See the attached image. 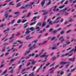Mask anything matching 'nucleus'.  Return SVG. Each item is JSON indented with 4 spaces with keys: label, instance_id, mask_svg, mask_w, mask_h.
Listing matches in <instances>:
<instances>
[{
    "label": "nucleus",
    "instance_id": "1",
    "mask_svg": "<svg viewBox=\"0 0 76 76\" xmlns=\"http://www.w3.org/2000/svg\"><path fill=\"white\" fill-rule=\"evenodd\" d=\"M70 63V62H66L65 61H62L59 63V64H61V65H62V64H68L66 65L65 66V68L66 69H67L68 68V66H69V64Z\"/></svg>",
    "mask_w": 76,
    "mask_h": 76
},
{
    "label": "nucleus",
    "instance_id": "2",
    "mask_svg": "<svg viewBox=\"0 0 76 76\" xmlns=\"http://www.w3.org/2000/svg\"><path fill=\"white\" fill-rule=\"evenodd\" d=\"M49 56V55H46L45 54H43L42 55H41L40 56V58H42V57H45V59H47L48 57Z\"/></svg>",
    "mask_w": 76,
    "mask_h": 76
},
{
    "label": "nucleus",
    "instance_id": "3",
    "mask_svg": "<svg viewBox=\"0 0 76 76\" xmlns=\"http://www.w3.org/2000/svg\"><path fill=\"white\" fill-rule=\"evenodd\" d=\"M61 28H59L58 30H54L52 32L53 33V35L56 34L57 32V31H60V30H61Z\"/></svg>",
    "mask_w": 76,
    "mask_h": 76
},
{
    "label": "nucleus",
    "instance_id": "4",
    "mask_svg": "<svg viewBox=\"0 0 76 76\" xmlns=\"http://www.w3.org/2000/svg\"><path fill=\"white\" fill-rule=\"evenodd\" d=\"M50 48L52 50H57V46H55L51 47Z\"/></svg>",
    "mask_w": 76,
    "mask_h": 76
},
{
    "label": "nucleus",
    "instance_id": "5",
    "mask_svg": "<svg viewBox=\"0 0 76 76\" xmlns=\"http://www.w3.org/2000/svg\"><path fill=\"white\" fill-rule=\"evenodd\" d=\"M29 53H30V50H26L24 53V56H26L27 54H29Z\"/></svg>",
    "mask_w": 76,
    "mask_h": 76
},
{
    "label": "nucleus",
    "instance_id": "6",
    "mask_svg": "<svg viewBox=\"0 0 76 76\" xmlns=\"http://www.w3.org/2000/svg\"><path fill=\"white\" fill-rule=\"evenodd\" d=\"M28 23H29L27 22L24 25V29L26 28L28 26Z\"/></svg>",
    "mask_w": 76,
    "mask_h": 76
},
{
    "label": "nucleus",
    "instance_id": "7",
    "mask_svg": "<svg viewBox=\"0 0 76 76\" xmlns=\"http://www.w3.org/2000/svg\"><path fill=\"white\" fill-rule=\"evenodd\" d=\"M45 3V0H43L41 2V4L42 5V7H43L44 6V5Z\"/></svg>",
    "mask_w": 76,
    "mask_h": 76
},
{
    "label": "nucleus",
    "instance_id": "8",
    "mask_svg": "<svg viewBox=\"0 0 76 76\" xmlns=\"http://www.w3.org/2000/svg\"><path fill=\"white\" fill-rule=\"evenodd\" d=\"M46 25V22L45 21H44L42 23V28H43L44 26H45Z\"/></svg>",
    "mask_w": 76,
    "mask_h": 76
},
{
    "label": "nucleus",
    "instance_id": "9",
    "mask_svg": "<svg viewBox=\"0 0 76 76\" xmlns=\"http://www.w3.org/2000/svg\"><path fill=\"white\" fill-rule=\"evenodd\" d=\"M69 22H71L72 21H74V19L72 18V17H69Z\"/></svg>",
    "mask_w": 76,
    "mask_h": 76
},
{
    "label": "nucleus",
    "instance_id": "10",
    "mask_svg": "<svg viewBox=\"0 0 76 76\" xmlns=\"http://www.w3.org/2000/svg\"><path fill=\"white\" fill-rule=\"evenodd\" d=\"M74 50H75L74 51V53H75L76 51V46H75V49H73L72 50H70L69 51L70 53H72V51H73Z\"/></svg>",
    "mask_w": 76,
    "mask_h": 76
},
{
    "label": "nucleus",
    "instance_id": "11",
    "mask_svg": "<svg viewBox=\"0 0 76 76\" xmlns=\"http://www.w3.org/2000/svg\"><path fill=\"white\" fill-rule=\"evenodd\" d=\"M29 36H30V35H29L28 36H27L26 37V40H28V39H31V38H32V37H29Z\"/></svg>",
    "mask_w": 76,
    "mask_h": 76
},
{
    "label": "nucleus",
    "instance_id": "12",
    "mask_svg": "<svg viewBox=\"0 0 76 76\" xmlns=\"http://www.w3.org/2000/svg\"><path fill=\"white\" fill-rule=\"evenodd\" d=\"M75 58H69V61H72V62H74L75 61Z\"/></svg>",
    "mask_w": 76,
    "mask_h": 76
},
{
    "label": "nucleus",
    "instance_id": "13",
    "mask_svg": "<svg viewBox=\"0 0 76 76\" xmlns=\"http://www.w3.org/2000/svg\"><path fill=\"white\" fill-rule=\"evenodd\" d=\"M69 9V7L67 8H65V9H64L63 10H61V12H64L67 9Z\"/></svg>",
    "mask_w": 76,
    "mask_h": 76
},
{
    "label": "nucleus",
    "instance_id": "14",
    "mask_svg": "<svg viewBox=\"0 0 76 76\" xmlns=\"http://www.w3.org/2000/svg\"><path fill=\"white\" fill-rule=\"evenodd\" d=\"M21 3V2L18 3L16 6L17 7H19V6H22V4H20Z\"/></svg>",
    "mask_w": 76,
    "mask_h": 76
},
{
    "label": "nucleus",
    "instance_id": "15",
    "mask_svg": "<svg viewBox=\"0 0 76 76\" xmlns=\"http://www.w3.org/2000/svg\"><path fill=\"white\" fill-rule=\"evenodd\" d=\"M32 47L34 49L37 48V46H36V45L34 44L32 45Z\"/></svg>",
    "mask_w": 76,
    "mask_h": 76
},
{
    "label": "nucleus",
    "instance_id": "16",
    "mask_svg": "<svg viewBox=\"0 0 76 76\" xmlns=\"http://www.w3.org/2000/svg\"><path fill=\"white\" fill-rule=\"evenodd\" d=\"M31 15V13L29 12L28 14L26 16V18H29L30 16V15Z\"/></svg>",
    "mask_w": 76,
    "mask_h": 76
},
{
    "label": "nucleus",
    "instance_id": "17",
    "mask_svg": "<svg viewBox=\"0 0 76 76\" xmlns=\"http://www.w3.org/2000/svg\"><path fill=\"white\" fill-rule=\"evenodd\" d=\"M5 18H7L8 17V16H9V13H7L4 15Z\"/></svg>",
    "mask_w": 76,
    "mask_h": 76
},
{
    "label": "nucleus",
    "instance_id": "18",
    "mask_svg": "<svg viewBox=\"0 0 76 76\" xmlns=\"http://www.w3.org/2000/svg\"><path fill=\"white\" fill-rule=\"evenodd\" d=\"M36 22H37V21H35L34 22H33V23H31L30 24V26H31L32 25H34V24H35V23H36Z\"/></svg>",
    "mask_w": 76,
    "mask_h": 76
},
{
    "label": "nucleus",
    "instance_id": "19",
    "mask_svg": "<svg viewBox=\"0 0 76 76\" xmlns=\"http://www.w3.org/2000/svg\"><path fill=\"white\" fill-rule=\"evenodd\" d=\"M41 26V22L38 23L36 25L37 26Z\"/></svg>",
    "mask_w": 76,
    "mask_h": 76
},
{
    "label": "nucleus",
    "instance_id": "20",
    "mask_svg": "<svg viewBox=\"0 0 76 76\" xmlns=\"http://www.w3.org/2000/svg\"><path fill=\"white\" fill-rule=\"evenodd\" d=\"M39 28V27H37L36 28V29H37V31H40V28Z\"/></svg>",
    "mask_w": 76,
    "mask_h": 76
},
{
    "label": "nucleus",
    "instance_id": "21",
    "mask_svg": "<svg viewBox=\"0 0 76 76\" xmlns=\"http://www.w3.org/2000/svg\"><path fill=\"white\" fill-rule=\"evenodd\" d=\"M37 41H38V40H34V41H33L32 43V44H33V43L34 42V44H36L37 42Z\"/></svg>",
    "mask_w": 76,
    "mask_h": 76
},
{
    "label": "nucleus",
    "instance_id": "22",
    "mask_svg": "<svg viewBox=\"0 0 76 76\" xmlns=\"http://www.w3.org/2000/svg\"><path fill=\"white\" fill-rule=\"evenodd\" d=\"M29 29L30 30H31L32 31H34V27H31L29 28Z\"/></svg>",
    "mask_w": 76,
    "mask_h": 76
},
{
    "label": "nucleus",
    "instance_id": "23",
    "mask_svg": "<svg viewBox=\"0 0 76 76\" xmlns=\"http://www.w3.org/2000/svg\"><path fill=\"white\" fill-rule=\"evenodd\" d=\"M56 38L55 37H51V41H53Z\"/></svg>",
    "mask_w": 76,
    "mask_h": 76
},
{
    "label": "nucleus",
    "instance_id": "24",
    "mask_svg": "<svg viewBox=\"0 0 76 76\" xmlns=\"http://www.w3.org/2000/svg\"><path fill=\"white\" fill-rule=\"evenodd\" d=\"M34 2H31L30 4H29V6H32V5L34 4Z\"/></svg>",
    "mask_w": 76,
    "mask_h": 76
},
{
    "label": "nucleus",
    "instance_id": "25",
    "mask_svg": "<svg viewBox=\"0 0 76 76\" xmlns=\"http://www.w3.org/2000/svg\"><path fill=\"white\" fill-rule=\"evenodd\" d=\"M70 43V42H69V40H67L66 42V44H67V45H68V44H69Z\"/></svg>",
    "mask_w": 76,
    "mask_h": 76
},
{
    "label": "nucleus",
    "instance_id": "26",
    "mask_svg": "<svg viewBox=\"0 0 76 76\" xmlns=\"http://www.w3.org/2000/svg\"><path fill=\"white\" fill-rule=\"evenodd\" d=\"M5 50H6V47H4V48H3L2 51H5Z\"/></svg>",
    "mask_w": 76,
    "mask_h": 76
},
{
    "label": "nucleus",
    "instance_id": "27",
    "mask_svg": "<svg viewBox=\"0 0 76 76\" xmlns=\"http://www.w3.org/2000/svg\"><path fill=\"white\" fill-rule=\"evenodd\" d=\"M12 3H13V1H11V2H10L9 4V5H10V4H11V5H12V6H13V5H14V4H12Z\"/></svg>",
    "mask_w": 76,
    "mask_h": 76
},
{
    "label": "nucleus",
    "instance_id": "28",
    "mask_svg": "<svg viewBox=\"0 0 76 76\" xmlns=\"http://www.w3.org/2000/svg\"><path fill=\"white\" fill-rule=\"evenodd\" d=\"M6 72H7V70H6L4 72L1 74V75H4V74H6Z\"/></svg>",
    "mask_w": 76,
    "mask_h": 76
},
{
    "label": "nucleus",
    "instance_id": "29",
    "mask_svg": "<svg viewBox=\"0 0 76 76\" xmlns=\"http://www.w3.org/2000/svg\"><path fill=\"white\" fill-rule=\"evenodd\" d=\"M64 6H65V5H63L62 6H61L59 7V9H62V8H63V7H64Z\"/></svg>",
    "mask_w": 76,
    "mask_h": 76
},
{
    "label": "nucleus",
    "instance_id": "30",
    "mask_svg": "<svg viewBox=\"0 0 76 76\" xmlns=\"http://www.w3.org/2000/svg\"><path fill=\"white\" fill-rule=\"evenodd\" d=\"M16 59H12L11 60L10 63H12V62L14 61V60H15Z\"/></svg>",
    "mask_w": 76,
    "mask_h": 76
},
{
    "label": "nucleus",
    "instance_id": "31",
    "mask_svg": "<svg viewBox=\"0 0 76 76\" xmlns=\"http://www.w3.org/2000/svg\"><path fill=\"white\" fill-rule=\"evenodd\" d=\"M21 22V20H20V19H19L17 21V23H20Z\"/></svg>",
    "mask_w": 76,
    "mask_h": 76
},
{
    "label": "nucleus",
    "instance_id": "32",
    "mask_svg": "<svg viewBox=\"0 0 76 76\" xmlns=\"http://www.w3.org/2000/svg\"><path fill=\"white\" fill-rule=\"evenodd\" d=\"M28 76H34V72H31V74H30Z\"/></svg>",
    "mask_w": 76,
    "mask_h": 76
},
{
    "label": "nucleus",
    "instance_id": "33",
    "mask_svg": "<svg viewBox=\"0 0 76 76\" xmlns=\"http://www.w3.org/2000/svg\"><path fill=\"white\" fill-rule=\"evenodd\" d=\"M58 66H59V64H58L57 65H56L55 67V68L54 69H53L54 70H56V69H57V67H58Z\"/></svg>",
    "mask_w": 76,
    "mask_h": 76
},
{
    "label": "nucleus",
    "instance_id": "34",
    "mask_svg": "<svg viewBox=\"0 0 76 76\" xmlns=\"http://www.w3.org/2000/svg\"><path fill=\"white\" fill-rule=\"evenodd\" d=\"M36 61H32V65H33V64H35L36 63Z\"/></svg>",
    "mask_w": 76,
    "mask_h": 76
},
{
    "label": "nucleus",
    "instance_id": "35",
    "mask_svg": "<svg viewBox=\"0 0 76 76\" xmlns=\"http://www.w3.org/2000/svg\"><path fill=\"white\" fill-rule=\"evenodd\" d=\"M58 22H59V20H58L57 21H54L53 22V24H54V23H58Z\"/></svg>",
    "mask_w": 76,
    "mask_h": 76
},
{
    "label": "nucleus",
    "instance_id": "36",
    "mask_svg": "<svg viewBox=\"0 0 76 76\" xmlns=\"http://www.w3.org/2000/svg\"><path fill=\"white\" fill-rule=\"evenodd\" d=\"M49 25H53V23H52V21H51L49 22Z\"/></svg>",
    "mask_w": 76,
    "mask_h": 76
},
{
    "label": "nucleus",
    "instance_id": "37",
    "mask_svg": "<svg viewBox=\"0 0 76 76\" xmlns=\"http://www.w3.org/2000/svg\"><path fill=\"white\" fill-rule=\"evenodd\" d=\"M26 21H27V20H24L22 21L21 22L22 23H24V22H26Z\"/></svg>",
    "mask_w": 76,
    "mask_h": 76
},
{
    "label": "nucleus",
    "instance_id": "38",
    "mask_svg": "<svg viewBox=\"0 0 76 76\" xmlns=\"http://www.w3.org/2000/svg\"><path fill=\"white\" fill-rule=\"evenodd\" d=\"M17 42H19L20 44H22L23 43V42H22V41H20V40H18Z\"/></svg>",
    "mask_w": 76,
    "mask_h": 76
},
{
    "label": "nucleus",
    "instance_id": "39",
    "mask_svg": "<svg viewBox=\"0 0 76 76\" xmlns=\"http://www.w3.org/2000/svg\"><path fill=\"white\" fill-rule=\"evenodd\" d=\"M64 33V31H62L60 33V34H63Z\"/></svg>",
    "mask_w": 76,
    "mask_h": 76
},
{
    "label": "nucleus",
    "instance_id": "40",
    "mask_svg": "<svg viewBox=\"0 0 76 76\" xmlns=\"http://www.w3.org/2000/svg\"><path fill=\"white\" fill-rule=\"evenodd\" d=\"M63 36H61L59 38V40H61V39H63Z\"/></svg>",
    "mask_w": 76,
    "mask_h": 76
},
{
    "label": "nucleus",
    "instance_id": "41",
    "mask_svg": "<svg viewBox=\"0 0 76 76\" xmlns=\"http://www.w3.org/2000/svg\"><path fill=\"white\" fill-rule=\"evenodd\" d=\"M15 20L13 19L12 21V22H11V24H13L14 22H15Z\"/></svg>",
    "mask_w": 76,
    "mask_h": 76
},
{
    "label": "nucleus",
    "instance_id": "42",
    "mask_svg": "<svg viewBox=\"0 0 76 76\" xmlns=\"http://www.w3.org/2000/svg\"><path fill=\"white\" fill-rule=\"evenodd\" d=\"M4 64H2L1 66H0V68H2L4 66Z\"/></svg>",
    "mask_w": 76,
    "mask_h": 76
},
{
    "label": "nucleus",
    "instance_id": "43",
    "mask_svg": "<svg viewBox=\"0 0 76 76\" xmlns=\"http://www.w3.org/2000/svg\"><path fill=\"white\" fill-rule=\"evenodd\" d=\"M51 1L49 2L47 4V6H48V5H50V4H51Z\"/></svg>",
    "mask_w": 76,
    "mask_h": 76
},
{
    "label": "nucleus",
    "instance_id": "44",
    "mask_svg": "<svg viewBox=\"0 0 76 76\" xmlns=\"http://www.w3.org/2000/svg\"><path fill=\"white\" fill-rule=\"evenodd\" d=\"M25 9V7H22L20 8V9Z\"/></svg>",
    "mask_w": 76,
    "mask_h": 76
},
{
    "label": "nucleus",
    "instance_id": "45",
    "mask_svg": "<svg viewBox=\"0 0 76 76\" xmlns=\"http://www.w3.org/2000/svg\"><path fill=\"white\" fill-rule=\"evenodd\" d=\"M70 31H71V30H69L66 32V34H68V33H69Z\"/></svg>",
    "mask_w": 76,
    "mask_h": 76
},
{
    "label": "nucleus",
    "instance_id": "46",
    "mask_svg": "<svg viewBox=\"0 0 76 76\" xmlns=\"http://www.w3.org/2000/svg\"><path fill=\"white\" fill-rule=\"evenodd\" d=\"M63 74H64V71H61L60 72L61 75H63Z\"/></svg>",
    "mask_w": 76,
    "mask_h": 76
},
{
    "label": "nucleus",
    "instance_id": "47",
    "mask_svg": "<svg viewBox=\"0 0 76 76\" xmlns=\"http://www.w3.org/2000/svg\"><path fill=\"white\" fill-rule=\"evenodd\" d=\"M53 28H51L49 30V32H51V31H53Z\"/></svg>",
    "mask_w": 76,
    "mask_h": 76
},
{
    "label": "nucleus",
    "instance_id": "48",
    "mask_svg": "<svg viewBox=\"0 0 76 76\" xmlns=\"http://www.w3.org/2000/svg\"><path fill=\"white\" fill-rule=\"evenodd\" d=\"M22 45H23V44H21V45H20L19 47L18 48L19 49H20V48H22Z\"/></svg>",
    "mask_w": 76,
    "mask_h": 76
},
{
    "label": "nucleus",
    "instance_id": "49",
    "mask_svg": "<svg viewBox=\"0 0 76 76\" xmlns=\"http://www.w3.org/2000/svg\"><path fill=\"white\" fill-rule=\"evenodd\" d=\"M65 39H63L61 41V43H62L64 41Z\"/></svg>",
    "mask_w": 76,
    "mask_h": 76
},
{
    "label": "nucleus",
    "instance_id": "50",
    "mask_svg": "<svg viewBox=\"0 0 76 76\" xmlns=\"http://www.w3.org/2000/svg\"><path fill=\"white\" fill-rule=\"evenodd\" d=\"M30 33V31H26L25 34H29V33Z\"/></svg>",
    "mask_w": 76,
    "mask_h": 76
},
{
    "label": "nucleus",
    "instance_id": "51",
    "mask_svg": "<svg viewBox=\"0 0 76 76\" xmlns=\"http://www.w3.org/2000/svg\"><path fill=\"white\" fill-rule=\"evenodd\" d=\"M33 49H34V48H33V47H30L29 49V50H33Z\"/></svg>",
    "mask_w": 76,
    "mask_h": 76
},
{
    "label": "nucleus",
    "instance_id": "52",
    "mask_svg": "<svg viewBox=\"0 0 76 76\" xmlns=\"http://www.w3.org/2000/svg\"><path fill=\"white\" fill-rule=\"evenodd\" d=\"M31 64V63L29 62L26 65V66H28L29 65Z\"/></svg>",
    "mask_w": 76,
    "mask_h": 76
},
{
    "label": "nucleus",
    "instance_id": "53",
    "mask_svg": "<svg viewBox=\"0 0 76 76\" xmlns=\"http://www.w3.org/2000/svg\"><path fill=\"white\" fill-rule=\"evenodd\" d=\"M47 63V64H46V66H48V65L50 64V63H49V62H48Z\"/></svg>",
    "mask_w": 76,
    "mask_h": 76
},
{
    "label": "nucleus",
    "instance_id": "54",
    "mask_svg": "<svg viewBox=\"0 0 76 76\" xmlns=\"http://www.w3.org/2000/svg\"><path fill=\"white\" fill-rule=\"evenodd\" d=\"M68 3V1H66L64 3V4H67Z\"/></svg>",
    "mask_w": 76,
    "mask_h": 76
},
{
    "label": "nucleus",
    "instance_id": "55",
    "mask_svg": "<svg viewBox=\"0 0 76 76\" xmlns=\"http://www.w3.org/2000/svg\"><path fill=\"white\" fill-rule=\"evenodd\" d=\"M25 58H26V59H28L29 58V56H26V57H25Z\"/></svg>",
    "mask_w": 76,
    "mask_h": 76
},
{
    "label": "nucleus",
    "instance_id": "56",
    "mask_svg": "<svg viewBox=\"0 0 76 76\" xmlns=\"http://www.w3.org/2000/svg\"><path fill=\"white\" fill-rule=\"evenodd\" d=\"M72 47L71 48H68V49H66V51H68L69 50H71V49H72Z\"/></svg>",
    "mask_w": 76,
    "mask_h": 76
},
{
    "label": "nucleus",
    "instance_id": "57",
    "mask_svg": "<svg viewBox=\"0 0 76 76\" xmlns=\"http://www.w3.org/2000/svg\"><path fill=\"white\" fill-rule=\"evenodd\" d=\"M64 67V65L62 66H59V69H61V68H63Z\"/></svg>",
    "mask_w": 76,
    "mask_h": 76
},
{
    "label": "nucleus",
    "instance_id": "58",
    "mask_svg": "<svg viewBox=\"0 0 76 76\" xmlns=\"http://www.w3.org/2000/svg\"><path fill=\"white\" fill-rule=\"evenodd\" d=\"M75 69H76V68H75L73 69H72L71 71V72H73V71H74V70H75Z\"/></svg>",
    "mask_w": 76,
    "mask_h": 76
},
{
    "label": "nucleus",
    "instance_id": "59",
    "mask_svg": "<svg viewBox=\"0 0 76 76\" xmlns=\"http://www.w3.org/2000/svg\"><path fill=\"white\" fill-rule=\"evenodd\" d=\"M47 10H43L42 11V12H45Z\"/></svg>",
    "mask_w": 76,
    "mask_h": 76
},
{
    "label": "nucleus",
    "instance_id": "60",
    "mask_svg": "<svg viewBox=\"0 0 76 76\" xmlns=\"http://www.w3.org/2000/svg\"><path fill=\"white\" fill-rule=\"evenodd\" d=\"M6 30H7V31H10V28H7Z\"/></svg>",
    "mask_w": 76,
    "mask_h": 76
},
{
    "label": "nucleus",
    "instance_id": "61",
    "mask_svg": "<svg viewBox=\"0 0 76 76\" xmlns=\"http://www.w3.org/2000/svg\"><path fill=\"white\" fill-rule=\"evenodd\" d=\"M47 18V16H45L44 18V20H45Z\"/></svg>",
    "mask_w": 76,
    "mask_h": 76
},
{
    "label": "nucleus",
    "instance_id": "62",
    "mask_svg": "<svg viewBox=\"0 0 76 76\" xmlns=\"http://www.w3.org/2000/svg\"><path fill=\"white\" fill-rule=\"evenodd\" d=\"M9 54V53L7 52L5 54V56H7V55H8Z\"/></svg>",
    "mask_w": 76,
    "mask_h": 76
},
{
    "label": "nucleus",
    "instance_id": "63",
    "mask_svg": "<svg viewBox=\"0 0 76 76\" xmlns=\"http://www.w3.org/2000/svg\"><path fill=\"white\" fill-rule=\"evenodd\" d=\"M18 13H19V12L18 11L15 12L14 14H15V15H17V14H18Z\"/></svg>",
    "mask_w": 76,
    "mask_h": 76
},
{
    "label": "nucleus",
    "instance_id": "64",
    "mask_svg": "<svg viewBox=\"0 0 76 76\" xmlns=\"http://www.w3.org/2000/svg\"><path fill=\"white\" fill-rule=\"evenodd\" d=\"M29 28H27L26 29V31H29Z\"/></svg>",
    "mask_w": 76,
    "mask_h": 76
}]
</instances>
